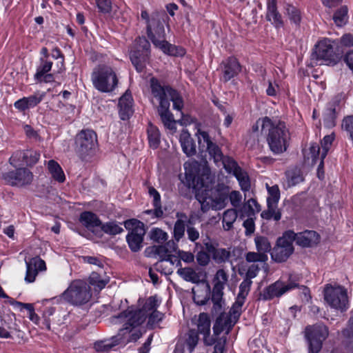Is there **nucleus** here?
<instances>
[{"mask_svg":"<svg viewBox=\"0 0 353 353\" xmlns=\"http://www.w3.org/2000/svg\"><path fill=\"white\" fill-rule=\"evenodd\" d=\"M237 218V212L234 209H228L224 212L223 215V227L226 231L230 230L233 227V223Z\"/></svg>","mask_w":353,"mask_h":353,"instance_id":"obj_41","label":"nucleus"},{"mask_svg":"<svg viewBox=\"0 0 353 353\" xmlns=\"http://www.w3.org/2000/svg\"><path fill=\"white\" fill-rule=\"evenodd\" d=\"M141 17L146 22L147 35L154 46L170 56L177 57L185 54L183 48L172 45L165 40L164 25L169 18L164 11L154 12L149 15L146 10H142Z\"/></svg>","mask_w":353,"mask_h":353,"instance_id":"obj_3","label":"nucleus"},{"mask_svg":"<svg viewBox=\"0 0 353 353\" xmlns=\"http://www.w3.org/2000/svg\"><path fill=\"white\" fill-rule=\"evenodd\" d=\"M339 43L345 48L353 47V34L350 33L344 34L340 37Z\"/></svg>","mask_w":353,"mask_h":353,"instance_id":"obj_64","label":"nucleus"},{"mask_svg":"<svg viewBox=\"0 0 353 353\" xmlns=\"http://www.w3.org/2000/svg\"><path fill=\"white\" fill-rule=\"evenodd\" d=\"M261 216L263 219L266 220L272 219L278 221L281 219V212L278 208V204L267 203V210L263 211Z\"/></svg>","mask_w":353,"mask_h":353,"instance_id":"obj_36","label":"nucleus"},{"mask_svg":"<svg viewBox=\"0 0 353 353\" xmlns=\"http://www.w3.org/2000/svg\"><path fill=\"white\" fill-rule=\"evenodd\" d=\"M176 272L185 281L192 283H198L200 281L199 273L192 268H180Z\"/></svg>","mask_w":353,"mask_h":353,"instance_id":"obj_35","label":"nucleus"},{"mask_svg":"<svg viewBox=\"0 0 353 353\" xmlns=\"http://www.w3.org/2000/svg\"><path fill=\"white\" fill-rule=\"evenodd\" d=\"M29 263L35 268V269L39 271H43L46 270V265L45 261L39 256L33 257L28 261Z\"/></svg>","mask_w":353,"mask_h":353,"instance_id":"obj_63","label":"nucleus"},{"mask_svg":"<svg viewBox=\"0 0 353 353\" xmlns=\"http://www.w3.org/2000/svg\"><path fill=\"white\" fill-rule=\"evenodd\" d=\"M348 8L346 6L340 7L334 14L333 20L338 27H343L348 21Z\"/></svg>","mask_w":353,"mask_h":353,"instance_id":"obj_38","label":"nucleus"},{"mask_svg":"<svg viewBox=\"0 0 353 353\" xmlns=\"http://www.w3.org/2000/svg\"><path fill=\"white\" fill-rule=\"evenodd\" d=\"M168 234L159 228H154L150 232V239L156 242L161 243L167 240Z\"/></svg>","mask_w":353,"mask_h":353,"instance_id":"obj_57","label":"nucleus"},{"mask_svg":"<svg viewBox=\"0 0 353 353\" xmlns=\"http://www.w3.org/2000/svg\"><path fill=\"white\" fill-rule=\"evenodd\" d=\"M142 336V332L140 329L137 327L132 330L130 332L125 334V342H135Z\"/></svg>","mask_w":353,"mask_h":353,"instance_id":"obj_62","label":"nucleus"},{"mask_svg":"<svg viewBox=\"0 0 353 353\" xmlns=\"http://www.w3.org/2000/svg\"><path fill=\"white\" fill-rule=\"evenodd\" d=\"M46 96V92L37 90L32 95L24 97L16 101L14 103V106L18 110L23 112L36 107L43 100Z\"/></svg>","mask_w":353,"mask_h":353,"instance_id":"obj_20","label":"nucleus"},{"mask_svg":"<svg viewBox=\"0 0 353 353\" xmlns=\"http://www.w3.org/2000/svg\"><path fill=\"white\" fill-rule=\"evenodd\" d=\"M342 128L348 133L353 143V115L345 117L342 121Z\"/></svg>","mask_w":353,"mask_h":353,"instance_id":"obj_58","label":"nucleus"},{"mask_svg":"<svg viewBox=\"0 0 353 353\" xmlns=\"http://www.w3.org/2000/svg\"><path fill=\"white\" fill-rule=\"evenodd\" d=\"M101 230L105 234L114 236L123 232V228L116 221H111L100 225Z\"/></svg>","mask_w":353,"mask_h":353,"instance_id":"obj_39","label":"nucleus"},{"mask_svg":"<svg viewBox=\"0 0 353 353\" xmlns=\"http://www.w3.org/2000/svg\"><path fill=\"white\" fill-rule=\"evenodd\" d=\"M26 272L25 276V281L27 283H32L34 281L35 278L38 274V271L34 268L31 263H29L27 260H26Z\"/></svg>","mask_w":353,"mask_h":353,"instance_id":"obj_60","label":"nucleus"},{"mask_svg":"<svg viewBox=\"0 0 353 353\" xmlns=\"http://www.w3.org/2000/svg\"><path fill=\"white\" fill-rule=\"evenodd\" d=\"M268 196L267 203L278 204L280 199V190L277 185L271 187L267 185Z\"/></svg>","mask_w":353,"mask_h":353,"instance_id":"obj_51","label":"nucleus"},{"mask_svg":"<svg viewBox=\"0 0 353 353\" xmlns=\"http://www.w3.org/2000/svg\"><path fill=\"white\" fill-rule=\"evenodd\" d=\"M323 123L326 128H331L336 125V108L334 103L327 104L323 113Z\"/></svg>","mask_w":353,"mask_h":353,"instance_id":"obj_32","label":"nucleus"},{"mask_svg":"<svg viewBox=\"0 0 353 353\" xmlns=\"http://www.w3.org/2000/svg\"><path fill=\"white\" fill-rule=\"evenodd\" d=\"M229 274L228 272L221 268L219 269L212 279L213 288L212 292V301L214 305H219L223 295V290L228 284Z\"/></svg>","mask_w":353,"mask_h":353,"instance_id":"obj_16","label":"nucleus"},{"mask_svg":"<svg viewBox=\"0 0 353 353\" xmlns=\"http://www.w3.org/2000/svg\"><path fill=\"white\" fill-rule=\"evenodd\" d=\"M335 136L334 133L331 134L326 135L322 139L321 144L322 148V151L321 153V157L322 159H325L328 153L329 150L334 140Z\"/></svg>","mask_w":353,"mask_h":353,"instance_id":"obj_50","label":"nucleus"},{"mask_svg":"<svg viewBox=\"0 0 353 353\" xmlns=\"http://www.w3.org/2000/svg\"><path fill=\"white\" fill-rule=\"evenodd\" d=\"M93 87L102 93L113 92L119 85V78L115 69L110 65L100 63L91 73Z\"/></svg>","mask_w":353,"mask_h":353,"instance_id":"obj_5","label":"nucleus"},{"mask_svg":"<svg viewBox=\"0 0 353 353\" xmlns=\"http://www.w3.org/2000/svg\"><path fill=\"white\" fill-rule=\"evenodd\" d=\"M329 336V329L323 323L307 325L305 328L304 337L307 344L308 353H319L323 342Z\"/></svg>","mask_w":353,"mask_h":353,"instance_id":"obj_7","label":"nucleus"},{"mask_svg":"<svg viewBox=\"0 0 353 353\" xmlns=\"http://www.w3.org/2000/svg\"><path fill=\"white\" fill-rule=\"evenodd\" d=\"M292 233L284 232L283 235L279 237L275 246L270 253L272 259L276 263L285 262L294 252L292 241L290 239Z\"/></svg>","mask_w":353,"mask_h":353,"instance_id":"obj_12","label":"nucleus"},{"mask_svg":"<svg viewBox=\"0 0 353 353\" xmlns=\"http://www.w3.org/2000/svg\"><path fill=\"white\" fill-rule=\"evenodd\" d=\"M99 11L103 14H108L112 11L111 0H96Z\"/></svg>","mask_w":353,"mask_h":353,"instance_id":"obj_61","label":"nucleus"},{"mask_svg":"<svg viewBox=\"0 0 353 353\" xmlns=\"http://www.w3.org/2000/svg\"><path fill=\"white\" fill-rule=\"evenodd\" d=\"M150 54L141 52V49H134L130 52V61L139 72L143 71L149 59Z\"/></svg>","mask_w":353,"mask_h":353,"instance_id":"obj_29","label":"nucleus"},{"mask_svg":"<svg viewBox=\"0 0 353 353\" xmlns=\"http://www.w3.org/2000/svg\"><path fill=\"white\" fill-rule=\"evenodd\" d=\"M197 333L203 335V342L206 345H212L214 343V339L210 337L211 321L208 314L200 313L196 321Z\"/></svg>","mask_w":353,"mask_h":353,"instance_id":"obj_21","label":"nucleus"},{"mask_svg":"<svg viewBox=\"0 0 353 353\" xmlns=\"http://www.w3.org/2000/svg\"><path fill=\"white\" fill-rule=\"evenodd\" d=\"M24 155L25 150L15 151L9 159L10 164L14 168L24 165Z\"/></svg>","mask_w":353,"mask_h":353,"instance_id":"obj_54","label":"nucleus"},{"mask_svg":"<svg viewBox=\"0 0 353 353\" xmlns=\"http://www.w3.org/2000/svg\"><path fill=\"white\" fill-rule=\"evenodd\" d=\"M219 162L222 163L224 169L229 174L234 175L235 173L239 172V170H241L238 163L230 157L224 156L223 159L220 160Z\"/></svg>","mask_w":353,"mask_h":353,"instance_id":"obj_45","label":"nucleus"},{"mask_svg":"<svg viewBox=\"0 0 353 353\" xmlns=\"http://www.w3.org/2000/svg\"><path fill=\"white\" fill-rule=\"evenodd\" d=\"M174 265L173 259H160L154 265V268L161 274L170 275L173 272Z\"/></svg>","mask_w":353,"mask_h":353,"instance_id":"obj_40","label":"nucleus"},{"mask_svg":"<svg viewBox=\"0 0 353 353\" xmlns=\"http://www.w3.org/2000/svg\"><path fill=\"white\" fill-rule=\"evenodd\" d=\"M185 176L187 179L190 178L192 181L188 186L195 190V196L201 204L202 212H206L210 209L220 210L226 206L229 187L223 183L212 187L213 179L208 168L204 169L201 176L192 177V175L186 174Z\"/></svg>","mask_w":353,"mask_h":353,"instance_id":"obj_2","label":"nucleus"},{"mask_svg":"<svg viewBox=\"0 0 353 353\" xmlns=\"http://www.w3.org/2000/svg\"><path fill=\"white\" fill-rule=\"evenodd\" d=\"M150 89L152 96L158 101L169 100L172 102L173 108L181 112L183 108V101L179 93L170 86L161 85L159 80L152 77L150 80Z\"/></svg>","mask_w":353,"mask_h":353,"instance_id":"obj_8","label":"nucleus"},{"mask_svg":"<svg viewBox=\"0 0 353 353\" xmlns=\"http://www.w3.org/2000/svg\"><path fill=\"white\" fill-rule=\"evenodd\" d=\"M148 143L150 148L157 149L160 144L161 134L159 129L152 123H149L147 129Z\"/></svg>","mask_w":353,"mask_h":353,"instance_id":"obj_34","label":"nucleus"},{"mask_svg":"<svg viewBox=\"0 0 353 353\" xmlns=\"http://www.w3.org/2000/svg\"><path fill=\"white\" fill-rule=\"evenodd\" d=\"M234 176L237 179L241 190L243 192L249 191L250 189V181L247 172L242 169L239 170V172L235 173Z\"/></svg>","mask_w":353,"mask_h":353,"instance_id":"obj_46","label":"nucleus"},{"mask_svg":"<svg viewBox=\"0 0 353 353\" xmlns=\"http://www.w3.org/2000/svg\"><path fill=\"white\" fill-rule=\"evenodd\" d=\"M148 194L153 199V206L154 208V216L156 218H160L163 216V212L161 208V195L159 192L152 186L148 188Z\"/></svg>","mask_w":353,"mask_h":353,"instance_id":"obj_37","label":"nucleus"},{"mask_svg":"<svg viewBox=\"0 0 353 353\" xmlns=\"http://www.w3.org/2000/svg\"><path fill=\"white\" fill-rule=\"evenodd\" d=\"M89 283L92 285L95 290H101L105 288L108 281L101 279L99 273L93 272L89 276Z\"/></svg>","mask_w":353,"mask_h":353,"instance_id":"obj_47","label":"nucleus"},{"mask_svg":"<svg viewBox=\"0 0 353 353\" xmlns=\"http://www.w3.org/2000/svg\"><path fill=\"white\" fill-rule=\"evenodd\" d=\"M79 220V222L89 230H92L93 228L100 227L101 225V221L99 216L90 211L81 212Z\"/></svg>","mask_w":353,"mask_h":353,"instance_id":"obj_31","label":"nucleus"},{"mask_svg":"<svg viewBox=\"0 0 353 353\" xmlns=\"http://www.w3.org/2000/svg\"><path fill=\"white\" fill-rule=\"evenodd\" d=\"M144 234L143 228H135L126 236V241L132 252H138L141 248Z\"/></svg>","mask_w":353,"mask_h":353,"instance_id":"obj_28","label":"nucleus"},{"mask_svg":"<svg viewBox=\"0 0 353 353\" xmlns=\"http://www.w3.org/2000/svg\"><path fill=\"white\" fill-rule=\"evenodd\" d=\"M252 284V280L244 278L243 281L239 285V290L237 295V297L241 298L245 300Z\"/></svg>","mask_w":353,"mask_h":353,"instance_id":"obj_55","label":"nucleus"},{"mask_svg":"<svg viewBox=\"0 0 353 353\" xmlns=\"http://www.w3.org/2000/svg\"><path fill=\"white\" fill-rule=\"evenodd\" d=\"M135 49H141V52L150 54V43L145 37H139L135 40Z\"/></svg>","mask_w":353,"mask_h":353,"instance_id":"obj_59","label":"nucleus"},{"mask_svg":"<svg viewBox=\"0 0 353 353\" xmlns=\"http://www.w3.org/2000/svg\"><path fill=\"white\" fill-rule=\"evenodd\" d=\"M52 61L47 59H39L36 66L34 79L39 83H50L55 81L54 73H51Z\"/></svg>","mask_w":353,"mask_h":353,"instance_id":"obj_17","label":"nucleus"},{"mask_svg":"<svg viewBox=\"0 0 353 353\" xmlns=\"http://www.w3.org/2000/svg\"><path fill=\"white\" fill-rule=\"evenodd\" d=\"M185 230V221L181 219H178L174 225L173 233L174 238L176 242H179L181 239L184 236Z\"/></svg>","mask_w":353,"mask_h":353,"instance_id":"obj_52","label":"nucleus"},{"mask_svg":"<svg viewBox=\"0 0 353 353\" xmlns=\"http://www.w3.org/2000/svg\"><path fill=\"white\" fill-rule=\"evenodd\" d=\"M204 245L207 252L212 255V259L216 263H225L229 261L231 256L230 248H217L218 243L214 245L209 242L205 243Z\"/></svg>","mask_w":353,"mask_h":353,"instance_id":"obj_23","label":"nucleus"},{"mask_svg":"<svg viewBox=\"0 0 353 353\" xmlns=\"http://www.w3.org/2000/svg\"><path fill=\"white\" fill-rule=\"evenodd\" d=\"M2 177L8 184L17 186L29 185L33 180L32 173L25 168L5 172Z\"/></svg>","mask_w":353,"mask_h":353,"instance_id":"obj_15","label":"nucleus"},{"mask_svg":"<svg viewBox=\"0 0 353 353\" xmlns=\"http://www.w3.org/2000/svg\"><path fill=\"white\" fill-rule=\"evenodd\" d=\"M133 99L130 93L126 92L119 101V117L121 120H127L133 113Z\"/></svg>","mask_w":353,"mask_h":353,"instance_id":"obj_26","label":"nucleus"},{"mask_svg":"<svg viewBox=\"0 0 353 353\" xmlns=\"http://www.w3.org/2000/svg\"><path fill=\"white\" fill-rule=\"evenodd\" d=\"M99 142L97 133L91 129H83L74 138V151L82 161H89L97 153Z\"/></svg>","mask_w":353,"mask_h":353,"instance_id":"obj_6","label":"nucleus"},{"mask_svg":"<svg viewBox=\"0 0 353 353\" xmlns=\"http://www.w3.org/2000/svg\"><path fill=\"white\" fill-rule=\"evenodd\" d=\"M277 0H268L267 3L266 19L270 21L276 28H281L283 26L282 17L277 10Z\"/></svg>","mask_w":353,"mask_h":353,"instance_id":"obj_27","label":"nucleus"},{"mask_svg":"<svg viewBox=\"0 0 353 353\" xmlns=\"http://www.w3.org/2000/svg\"><path fill=\"white\" fill-rule=\"evenodd\" d=\"M161 302L157 295L151 296L146 299L142 307L139 308L134 305L123 307L124 303L121 300L118 307L115 306L114 309V311L120 312L112 316L110 321L113 325L124 323V329L131 332L134 328L140 327L148 318V325L154 327L160 323L165 316L163 313L157 310Z\"/></svg>","mask_w":353,"mask_h":353,"instance_id":"obj_1","label":"nucleus"},{"mask_svg":"<svg viewBox=\"0 0 353 353\" xmlns=\"http://www.w3.org/2000/svg\"><path fill=\"white\" fill-rule=\"evenodd\" d=\"M334 41L324 39L315 46L314 52L312 54V59L316 63L322 64L325 62L327 65H335L340 60V54L334 50Z\"/></svg>","mask_w":353,"mask_h":353,"instance_id":"obj_11","label":"nucleus"},{"mask_svg":"<svg viewBox=\"0 0 353 353\" xmlns=\"http://www.w3.org/2000/svg\"><path fill=\"white\" fill-rule=\"evenodd\" d=\"M256 249L258 252L267 254L272 250L271 244L268 239L263 236H256L254 238Z\"/></svg>","mask_w":353,"mask_h":353,"instance_id":"obj_44","label":"nucleus"},{"mask_svg":"<svg viewBox=\"0 0 353 353\" xmlns=\"http://www.w3.org/2000/svg\"><path fill=\"white\" fill-rule=\"evenodd\" d=\"M231 315L226 313H221L216 319L213 325V332L215 336H219L221 332L225 331L228 334L230 330L236 323Z\"/></svg>","mask_w":353,"mask_h":353,"instance_id":"obj_24","label":"nucleus"},{"mask_svg":"<svg viewBox=\"0 0 353 353\" xmlns=\"http://www.w3.org/2000/svg\"><path fill=\"white\" fill-rule=\"evenodd\" d=\"M179 142L181 143L183 152L188 157H192L196 154V145L188 131L183 130L180 134Z\"/></svg>","mask_w":353,"mask_h":353,"instance_id":"obj_30","label":"nucleus"},{"mask_svg":"<svg viewBox=\"0 0 353 353\" xmlns=\"http://www.w3.org/2000/svg\"><path fill=\"white\" fill-rule=\"evenodd\" d=\"M323 294L325 301L332 308L343 312L349 307L347 292L344 287L327 284Z\"/></svg>","mask_w":353,"mask_h":353,"instance_id":"obj_9","label":"nucleus"},{"mask_svg":"<svg viewBox=\"0 0 353 353\" xmlns=\"http://www.w3.org/2000/svg\"><path fill=\"white\" fill-rule=\"evenodd\" d=\"M199 342V335L196 330L190 329L187 333V337L185 339V344L188 347V350L192 352Z\"/></svg>","mask_w":353,"mask_h":353,"instance_id":"obj_48","label":"nucleus"},{"mask_svg":"<svg viewBox=\"0 0 353 353\" xmlns=\"http://www.w3.org/2000/svg\"><path fill=\"white\" fill-rule=\"evenodd\" d=\"M119 329L118 334L108 339L97 341L94 343V348L97 352H108L112 347L125 342V334L130 332L124 329V323Z\"/></svg>","mask_w":353,"mask_h":353,"instance_id":"obj_19","label":"nucleus"},{"mask_svg":"<svg viewBox=\"0 0 353 353\" xmlns=\"http://www.w3.org/2000/svg\"><path fill=\"white\" fill-rule=\"evenodd\" d=\"M48 169L52 177L59 183H63L65 180V174L59 165L54 160H50L48 162Z\"/></svg>","mask_w":353,"mask_h":353,"instance_id":"obj_33","label":"nucleus"},{"mask_svg":"<svg viewBox=\"0 0 353 353\" xmlns=\"http://www.w3.org/2000/svg\"><path fill=\"white\" fill-rule=\"evenodd\" d=\"M296 287H298V283L290 279L287 283L278 280L263 290L260 294V299L263 301H270L274 298H279Z\"/></svg>","mask_w":353,"mask_h":353,"instance_id":"obj_14","label":"nucleus"},{"mask_svg":"<svg viewBox=\"0 0 353 353\" xmlns=\"http://www.w3.org/2000/svg\"><path fill=\"white\" fill-rule=\"evenodd\" d=\"M261 132L265 136L270 151L276 155L285 152L290 141V133L285 122L265 117L261 120Z\"/></svg>","mask_w":353,"mask_h":353,"instance_id":"obj_4","label":"nucleus"},{"mask_svg":"<svg viewBox=\"0 0 353 353\" xmlns=\"http://www.w3.org/2000/svg\"><path fill=\"white\" fill-rule=\"evenodd\" d=\"M223 79L225 82L229 81L231 79L237 76L241 70V66L238 60L234 57H230L225 61H223Z\"/></svg>","mask_w":353,"mask_h":353,"instance_id":"obj_25","label":"nucleus"},{"mask_svg":"<svg viewBox=\"0 0 353 353\" xmlns=\"http://www.w3.org/2000/svg\"><path fill=\"white\" fill-rule=\"evenodd\" d=\"M151 250L160 257V259H173V254H170L164 245L153 246L151 248Z\"/></svg>","mask_w":353,"mask_h":353,"instance_id":"obj_56","label":"nucleus"},{"mask_svg":"<svg viewBox=\"0 0 353 353\" xmlns=\"http://www.w3.org/2000/svg\"><path fill=\"white\" fill-rule=\"evenodd\" d=\"M40 158V153L33 150H25L24 164L32 165L37 163Z\"/></svg>","mask_w":353,"mask_h":353,"instance_id":"obj_53","label":"nucleus"},{"mask_svg":"<svg viewBox=\"0 0 353 353\" xmlns=\"http://www.w3.org/2000/svg\"><path fill=\"white\" fill-rule=\"evenodd\" d=\"M285 11L290 22L296 26H299L302 19L301 11L296 7L290 4L286 5Z\"/></svg>","mask_w":353,"mask_h":353,"instance_id":"obj_42","label":"nucleus"},{"mask_svg":"<svg viewBox=\"0 0 353 353\" xmlns=\"http://www.w3.org/2000/svg\"><path fill=\"white\" fill-rule=\"evenodd\" d=\"M244 299L236 296L235 302L230 310L229 315L237 321L242 312V307L245 303Z\"/></svg>","mask_w":353,"mask_h":353,"instance_id":"obj_49","label":"nucleus"},{"mask_svg":"<svg viewBox=\"0 0 353 353\" xmlns=\"http://www.w3.org/2000/svg\"><path fill=\"white\" fill-rule=\"evenodd\" d=\"M159 105L157 108L158 113L165 128L171 130H176V121L174 119L173 114L170 111L169 100L161 99L158 101Z\"/></svg>","mask_w":353,"mask_h":353,"instance_id":"obj_22","label":"nucleus"},{"mask_svg":"<svg viewBox=\"0 0 353 353\" xmlns=\"http://www.w3.org/2000/svg\"><path fill=\"white\" fill-rule=\"evenodd\" d=\"M292 233L290 237L292 242L301 248H312L316 245L320 241V235L314 230H305L295 233L293 230H287Z\"/></svg>","mask_w":353,"mask_h":353,"instance_id":"obj_18","label":"nucleus"},{"mask_svg":"<svg viewBox=\"0 0 353 353\" xmlns=\"http://www.w3.org/2000/svg\"><path fill=\"white\" fill-rule=\"evenodd\" d=\"M245 261L252 264L266 263L268 260L267 254L259 252H248L245 255Z\"/></svg>","mask_w":353,"mask_h":353,"instance_id":"obj_43","label":"nucleus"},{"mask_svg":"<svg viewBox=\"0 0 353 353\" xmlns=\"http://www.w3.org/2000/svg\"><path fill=\"white\" fill-rule=\"evenodd\" d=\"M91 296L90 287L85 282L81 280L72 282L62 294V297L65 301L75 305H81L88 303Z\"/></svg>","mask_w":353,"mask_h":353,"instance_id":"obj_10","label":"nucleus"},{"mask_svg":"<svg viewBox=\"0 0 353 353\" xmlns=\"http://www.w3.org/2000/svg\"><path fill=\"white\" fill-rule=\"evenodd\" d=\"M195 135L197 137L199 150L201 153L208 152L215 163H219L223 159L224 155L221 148L213 141L208 132L198 129Z\"/></svg>","mask_w":353,"mask_h":353,"instance_id":"obj_13","label":"nucleus"}]
</instances>
